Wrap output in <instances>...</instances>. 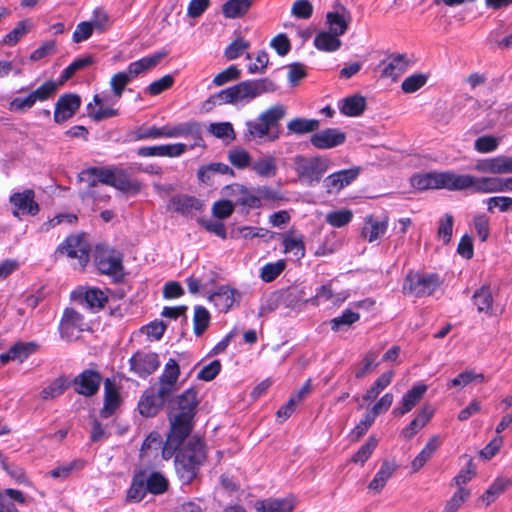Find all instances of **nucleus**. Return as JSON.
Segmentation results:
<instances>
[{
    "label": "nucleus",
    "mask_w": 512,
    "mask_h": 512,
    "mask_svg": "<svg viewBox=\"0 0 512 512\" xmlns=\"http://www.w3.org/2000/svg\"><path fill=\"white\" fill-rule=\"evenodd\" d=\"M472 189L477 193L512 192V177H475L469 174L457 175V191Z\"/></svg>",
    "instance_id": "nucleus-4"
},
{
    "label": "nucleus",
    "mask_w": 512,
    "mask_h": 512,
    "mask_svg": "<svg viewBox=\"0 0 512 512\" xmlns=\"http://www.w3.org/2000/svg\"><path fill=\"white\" fill-rule=\"evenodd\" d=\"M168 208L174 212L186 215L192 210H198L200 208V203L194 197L178 195L170 200Z\"/></svg>",
    "instance_id": "nucleus-41"
},
{
    "label": "nucleus",
    "mask_w": 512,
    "mask_h": 512,
    "mask_svg": "<svg viewBox=\"0 0 512 512\" xmlns=\"http://www.w3.org/2000/svg\"><path fill=\"white\" fill-rule=\"evenodd\" d=\"M439 277L435 274L409 273L403 284V293L415 297L430 296L439 287Z\"/></svg>",
    "instance_id": "nucleus-7"
},
{
    "label": "nucleus",
    "mask_w": 512,
    "mask_h": 512,
    "mask_svg": "<svg viewBox=\"0 0 512 512\" xmlns=\"http://www.w3.org/2000/svg\"><path fill=\"white\" fill-rule=\"evenodd\" d=\"M358 176V170L346 169L332 173L324 180V185L329 193L338 192L349 185Z\"/></svg>",
    "instance_id": "nucleus-27"
},
{
    "label": "nucleus",
    "mask_w": 512,
    "mask_h": 512,
    "mask_svg": "<svg viewBox=\"0 0 512 512\" xmlns=\"http://www.w3.org/2000/svg\"><path fill=\"white\" fill-rule=\"evenodd\" d=\"M314 45L321 51L333 52L340 48L341 40L331 32H320L314 39Z\"/></svg>",
    "instance_id": "nucleus-45"
},
{
    "label": "nucleus",
    "mask_w": 512,
    "mask_h": 512,
    "mask_svg": "<svg viewBox=\"0 0 512 512\" xmlns=\"http://www.w3.org/2000/svg\"><path fill=\"white\" fill-rule=\"evenodd\" d=\"M68 387V380L63 376H60L41 390L40 397L44 401L53 400L62 395Z\"/></svg>",
    "instance_id": "nucleus-43"
},
{
    "label": "nucleus",
    "mask_w": 512,
    "mask_h": 512,
    "mask_svg": "<svg viewBox=\"0 0 512 512\" xmlns=\"http://www.w3.org/2000/svg\"><path fill=\"white\" fill-rule=\"evenodd\" d=\"M84 325V318L79 312L66 308L59 325L61 338L66 341L77 340Z\"/></svg>",
    "instance_id": "nucleus-14"
},
{
    "label": "nucleus",
    "mask_w": 512,
    "mask_h": 512,
    "mask_svg": "<svg viewBox=\"0 0 512 512\" xmlns=\"http://www.w3.org/2000/svg\"><path fill=\"white\" fill-rule=\"evenodd\" d=\"M320 122L317 119L293 118L287 123L289 134L304 135L315 132L319 129Z\"/></svg>",
    "instance_id": "nucleus-36"
},
{
    "label": "nucleus",
    "mask_w": 512,
    "mask_h": 512,
    "mask_svg": "<svg viewBox=\"0 0 512 512\" xmlns=\"http://www.w3.org/2000/svg\"><path fill=\"white\" fill-rule=\"evenodd\" d=\"M359 319L360 315L357 312H354L351 309H346L340 316L335 317L331 320V328L332 330L337 331L344 326H351Z\"/></svg>",
    "instance_id": "nucleus-58"
},
{
    "label": "nucleus",
    "mask_w": 512,
    "mask_h": 512,
    "mask_svg": "<svg viewBox=\"0 0 512 512\" xmlns=\"http://www.w3.org/2000/svg\"><path fill=\"white\" fill-rule=\"evenodd\" d=\"M209 132L222 140L233 141L235 139L233 126L229 122L212 123L209 126Z\"/></svg>",
    "instance_id": "nucleus-56"
},
{
    "label": "nucleus",
    "mask_w": 512,
    "mask_h": 512,
    "mask_svg": "<svg viewBox=\"0 0 512 512\" xmlns=\"http://www.w3.org/2000/svg\"><path fill=\"white\" fill-rule=\"evenodd\" d=\"M388 224L389 219L386 215L382 216L381 218L368 215L365 217L364 225L361 230V236L369 243L375 242L386 233Z\"/></svg>",
    "instance_id": "nucleus-21"
},
{
    "label": "nucleus",
    "mask_w": 512,
    "mask_h": 512,
    "mask_svg": "<svg viewBox=\"0 0 512 512\" xmlns=\"http://www.w3.org/2000/svg\"><path fill=\"white\" fill-rule=\"evenodd\" d=\"M346 141V134L336 128H327L314 133L311 138V144L317 149H331L342 145Z\"/></svg>",
    "instance_id": "nucleus-18"
},
{
    "label": "nucleus",
    "mask_w": 512,
    "mask_h": 512,
    "mask_svg": "<svg viewBox=\"0 0 512 512\" xmlns=\"http://www.w3.org/2000/svg\"><path fill=\"white\" fill-rule=\"evenodd\" d=\"M286 268V261L280 259L273 263L265 264L260 270V278L266 283L274 281Z\"/></svg>",
    "instance_id": "nucleus-50"
},
{
    "label": "nucleus",
    "mask_w": 512,
    "mask_h": 512,
    "mask_svg": "<svg viewBox=\"0 0 512 512\" xmlns=\"http://www.w3.org/2000/svg\"><path fill=\"white\" fill-rule=\"evenodd\" d=\"M29 31L27 21L23 20L17 23L16 27L10 31L3 39V43L13 46L19 42Z\"/></svg>",
    "instance_id": "nucleus-62"
},
{
    "label": "nucleus",
    "mask_w": 512,
    "mask_h": 512,
    "mask_svg": "<svg viewBox=\"0 0 512 512\" xmlns=\"http://www.w3.org/2000/svg\"><path fill=\"white\" fill-rule=\"evenodd\" d=\"M251 170L261 178H273L278 172V164L275 156L262 154L253 160Z\"/></svg>",
    "instance_id": "nucleus-29"
},
{
    "label": "nucleus",
    "mask_w": 512,
    "mask_h": 512,
    "mask_svg": "<svg viewBox=\"0 0 512 512\" xmlns=\"http://www.w3.org/2000/svg\"><path fill=\"white\" fill-rule=\"evenodd\" d=\"M186 149L187 145L183 143L164 144L140 147L137 150V154L141 157H179L186 151Z\"/></svg>",
    "instance_id": "nucleus-23"
},
{
    "label": "nucleus",
    "mask_w": 512,
    "mask_h": 512,
    "mask_svg": "<svg viewBox=\"0 0 512 512\" xmlns=\"http://www.w3.org/2000/svg\"><path fill=\"white\" fill-rule=\"evenodd\" d=\"M36 347L37 345L33 342L16 343L10 348L12 358H14V360H18L19 362H23L25 359L28 358L30 354H32L35 351Z\"/></svg>",
    "instance_id": "nucleus-61"
},
{
    "label": "nucleus",
    "mask_w": 512,
    "mask_h": 512,
    "mask_svg": "<svg viewBox=\"0 0 512 512\" xmlns=\"http://www.w3.org/2000/svg\"><path fill=\"white\" fill-rule=\"evenodd\" d=\"M394 376L393 371H387L381 374L371 386L370 389L367 390L365 395L363 396V400L365 401H373L375 400L379 394L391 383L392 378Z\"/></svg>",
    "instance_id": "nucleus-47"
},
{
    "label": "nucleus",
    "mask_w": 512,
    "mask_h": 512,
    "mask_svg": "<svg viewBox=\"0 0 512 512\" xmlns=\"http://www.w3.org/2000/svg\"><path fill=\"white\" fill-rule=\"evenodd\" d=\"M457 173L453 171L418 173L411 177V186L417 190L447 189L457 191Z\"/></svg>",
    "instance_id": "nucleus-6"
},
{
    "label": "nucleus",
    "mask_w": 512,
    "mask_h": 512,
    "mask_svg": "<svg viewBox=\"0 0 512 512\" xmlns=\"http://www.w3.org/2000/svg\"><path fill=\"white\" fill-rule=\"evenodd\" d=\"M245 126L246 130L244 132V139L246 141L259 142V140L266 136L269 141H275L279 138V134L277 132H270L263 121L259 120V118L257 120L247 121Z\"/></svg>",
    "instance_id": "nucleus-28"
},
{
    "label": "nucleus",
    "mask_w": 512,
    "mask_h": 512,
    "mask_svg": "<svg viewBox=\"0 0 512 512\" xmlns=\"http://www.w3.org/2000/svg\"><path fill=\"white\" fill-rule=\"evenodd\" d=\"M441 445V440L438 436H433L429 439L425 447L411 462V467L414 472L420 470L426 462L433 456Z\"/></svg>",
    "instance_id": "nucleus-40"
},
{
    "label": "nucleus",
    "mask_w": 512,
    "mask_h": 512,
    "mask_svg": "<svg viewBox=\"0 0 512 512\" xmlns=\"http://www.w3.org/2000/svg\"><path fill=\"white\" fill-rule=\"evenodd\" d=\"M475 170L480 173L510 174L512 173V157L499 155L492 158L478 160Z\"/></svg>",
    "instance_id": "nucleus-19"
},
{
    "label": "nucleus",
    "mask_w": 512,
    "mask_h": 512,
    "mask_svg": "<svg viewBox=\"0 0 512 512\" xmlns=\"http://www.w3.org/2000/svg\"><path fill=\"white\" fill-rule=\"evenodd\" d=\"M102 376L95 370H84L73 381L74 390L76 393L85 397L95 395L100 387Z\"/></svg>",
    "instance_id": "nucleus-15"
},
{
    "label": "nucleus",
    "mask_w": 512,
    "mask_h": 512,
    "mask_svg": "<svg viewBox=\"0 0 512 512\" xmlns=\"http://www.w3.org/2000/svg\"><path fill=\"white\" fill-rule=\"evenodd\" d=\"M256 512H292L295 508V499L292 497L282 499H265L256 503Z\"/></svg>",
    "instance_id": "nucleus-32"
},
{
    "label": "nucleus",
    "mask_w": 512,
    "mask_h": 512,
    "mask_svg": "<svg viewBox=\"0 0 512 512\" xmlns=\"http://www.w3.org/2000/svg\"><path fill=\"white\" fill-rule=\"evenodd\" d=\"M57 250L70 258L78 259L81 268H84L89 261V244L82 236L72 235L67 237Z\"/></svg>",
    "instance_id": "nucleus-12"
},
{
    "label": "nucleus",
    "mask_w": 512,
    "mask_h": 512,
    "mask_svg": "<svg viewBox=\"0 0 512 512\" xmlns=\"http://www.w3.org/2000/svg\"><path fill=\"white\" fill-rule=\"evenodd\" d=\"M192 135L196 138L194 146H204L203 140L200 137V127L197 123H180L175 126H163V138H178Z\"/></svg>",
    "instance_id": "nucleus-22"
},
{
    "label": "nucleus",
    "mask_w": 512,
    "mask_h": 512,
    "mask_svg": "<svg viewBox=\"0 0 512 512\" xmlns=\"http://www.w3.org/2000/svg\"><path fill=\"white\" fill-rule=\"evenodd\" d=\"M104 406L101 410V416L107 418L111 416L119 405V393L116 385L109 378L104 381Z\"/></svg>",
    "instance_id": "nucleus-34"
},
{
    "label": "nucleus",
    "mask_w": 512,
    "mask_h": 512,
    "mask_svg": "<svg viewBox=\"0 0 512 512\" xmlns=\"http://www.w3.org/2000/svg\"><path fill=\"white\" fill-rule=\"evenodd\" d=\"M147 472L141 470L137 472L132 479L130 488L127 491V500L132 502L141 501L148 493Z\"/></svg>",
    "instance_id": "nucleus-35"
},
{
    "label": "nucleus",
    "mask_w": 512,
    "mask_h": 512,
    "mask_svg": "<svg viewBox=\"0 0 512 512\" xmlns=\"http://www.w3.org/2000/svg\"><path fill=\"white\" fill-rule=\"evenodd\" d=\"M512 485L511 480L498 477L486 490V492L480 497V500L485 505H490L496 500V498L504 492L508 487Z\"/></svg>",
    "instance_id": "nucleus-44"
},
{
    "label": "nucleus",
    "mask_w": 512,
    "mask_h": 512,
    "mask_svg": "<svg viewBox=\"0 0 512 512\" xmlns=\"http://www.w3.org/2000/svg\"><path fill=\"white\" fill-rule=\"evenodd\" d=\"M326 21L330 28L329 32L339 37L347 31L351 21V16L344 6L339 5L336 11L328 12L326 14Z\"/></svg>",
    "instance_id": "nucleus-25"
},
{
    "label": "nucleus",
    "mask_w": 512,
    "mask_h": 512,
    "mask_svg": "<svg viewBox=\"0 0 512 512\" xmlns=\"http://www.w3.org/2000/svg\"><path fill=\"white\" fill-rule=\"evenodd\" d=\"M349 294L347 292H340L335 294L333 292L331 282L322 285L320 288L317 289L316 294L314 297L306 300V302L312 303V304H318L319 300L324 301H331L333 304L338 305L342 302H344L348 298Z\"/></svg>",
    "instance_id": "nucleus-38"
},
{
    "label": "nucleus",
    "mask_w": 512,
    "mask_h": 512,
    "mask_svg": "<svg viewBox=\"0 0 512 512\" xmlns=\"http://www.w3.org/2000/svg\"><path fill=\"white\" fill-rule=\"evenodd\" d=\"M284 252L292 253L297 259L304 256L305 249L301 239L286 236L283 240Z\"/></svg>",
    "instance_id": "nucleus-64"
},
{
    "label": "nucleus",
    "mask_w": 512,
    "mask_h": 512,
    "mask_svg": "<svg viewBox=\"0 0 512 512\" xmlns=\"http://www.w3.org/2000/svg\"><path fill=\"white\" fill-rule=\"evenodd\" d=\"M396 468L397 465L394 462L384 461L372 481L369 483L368 488L375 492H380L386 485L387 481L392 477Z\"/></svg>",
    "instance_id": "nucleus-37"
},
{
    "label": "nucleus",
    "mask_w": 512,
    "mask_h": 512,
    "mask_svg": "<svg viewBox=\"0 0 512 512\" xmlns=\"http://www.w3.org/2000/svg\"><path fill=\"white\" fill-rule=\"evenodd\" d=\"M95 261L99 271L103 274L113 276L122 274V257L116 250L97 247Z\"/></svg>",
    "instance_id": "nucleus-11"
},
{
    "label": "nucleus",
    "mask_w": 512,
    "mask_h": 512,
    "mask_svg": "<svg viewBox=\"0 0 512 512\" xmlns=\"http://www.w3.org/2000/svg\"><path fill=\"white\" fill-rule=\"evenodd\" d=\"M100 183L112 186L124 193H138L141 184L132 178L129 173L119 167H108L100 172Z\"/></svg>",
    "instance_id": "nucleus-8"
},
{
    "label": "nucleus",
    "mask_w": 512,
    "mask_h": 512,
    "mask_svg": "<svg viewBox=\"0 0 512 512\" xmlns=\"http://www.w3.org/2000/svg\"><path fill=\"white\" fill-rule=\"evenodd\" d=\"M251 6V0H229L223 7L222 11L227 18H238L243 16Z\"/></svg>",
    "instance_id": "nucleus-49"
},
{
    "label": "nucleus",
    "mask_w": 512,
    "mask_h": 512,
    "mask_svg": "<svg viewBox=\"0 0 512 512\" xmlns=\"http://www.w3.org/2000/svg\"><path fill=\"white\" fill-rule=\"evenodd\" d=\"M453 232V216L451 214H445L439 220V227L437 236L444 244H448L451 240Z\"/></svg>",
    "instance_id": "nucleus-59"
},
{
    "label": "nucleus",
    "mask_w": 512,
    "mask_h": 512,
    "mask_svg": "<svg viewBox=\"0 0 512 512\" xmlns=\"http://www.w3.org/2000/svg\"><path fill=\"white\" fill-rule=\"evenodd\" d=\"M73 297L81 305L90 309H101L108 300L106 294L97 288H89L85 292H79L78 294L73 293Z\"/></svg>",
    "instance_id": "nucleus-31"
},
{
    "label": "nucleus",
    "mask_w": 512,
    "mask_h": 512,
    "mask_svg": "<svg viewBox=\"0 0 512 512\" xmlns=\"http://www.w3.org/2000/svg\"><path fill=\"white\" fill-rule=\"evenodd\" d=\"M468 489H457L453 496L446 502L442 512H456L470 497Z\"/></svg>",
    "instance_id": "nucleus-57"
},
{
    "label": "nucleus",
    "mask_w": 512,
    "mask_h": 512,
    "mask_svg": "<svg viewBox=\"0 0 512 512\" xmlns=\"http://www.w3.org/2000/svg\"><path fill=\"white\" fill-rule=\"evenodd\" d=\"M225 194L230 196L234 205L245 206L248 208L260 207L259 197L248 191L246 187L240 184H231L224 188Z\"/></svg>",
    "instance_id": "nucleus-24"
},
{
    "label": "nucleus",
    "mask_w": 512,
    "mask_h": 512,
    "mask_svg": "<svg viewBox=\"0 0 512 512\" xmlns=\"http://www.w3.org/2000/svg\"><path fill=\"white\" fill-rule=\"evenodd\" d=\"M175 470L182 484H190L206 459L205 444L198 437H186L176 449Z\"/></svg>",
    "instance_id": "nucleus-2"
},
{
    "label": "nucleus",
    "mask_w": 512,
    "mask_h": 512,
    "mask_svg": "<svg viewBox=\"0 0 512 512\" xmlns=\"http://www.w3.org/2000/svg\"><path fill=\"white\" fill-rule=\"evenodd\" d=\"M499 146V138L486 135L481 136L475 140L474 148L479 153H491L494 152Z\"/></svg>",
    "instance_id": "nucleus-60"
},
{
    "label": "nucleus",
    "mask_w": 512,
    "mask_h": 512,
    "mask_svg": "<svg viewBox=\"0 0 512 512\" xmlns=\"http://www.w3.org/2000/svg\"><path fill=\"white\" fill-rule=\"evenodd\" d=\"M286 109L283 105L277 104L265 110L259 115V120L263 121L266 127L271 131L274 126L285 116Z\"/></svg>",
    "instance_id": "nucleus-48"
},
{
    "label": "nucleus",
    "mask_w": 512,
    "mask_h": 512,
    "mask_svg": "<svg viewBox=\"0 0 512 512\" xmlns=\"http://www.w3.org/2000/svg\"><path fill=\"white\" fill-rule=\"evenodd\" d=\"M353 217L351 210H337L328 213L325 217V221L333 227L341 228L347 225Z\"/></svg>",
    "instance_id": "nucleus-55"
},
{
    "label": "nucleus",
    "mask_w": 512,
    "mask_h": 512,
    "mask_svg": "<svg viewBox=\"0 0 512 512\" xmlns=\"http://www.w3.org/2000/svg\"><path fill=\"white\" fill-rule=\"evenodd\" d=\"M294 168L301 181L309 186L318 183L327 172L330 161L328 158L297 155L293 159Z\"/></svg>",
    "instance_id": "nucleus-5"
},
{
    "label": "nucleus",
    "mask_w": 512,
    "mask_h": 512,
    "mask_svg": "<svg viewBox=\"0 0 512 512\" xmlns=\"http://www.w3.org/2000/svg\"><path fill=\"white\" fill-rule=\"evenodd\" d=\"M57 85L54 82H46L31 92L26 97H16L9 104V110L13 112H25L29 110L36 101H44L56 92Z\"/></svg>",
    "instance_id": "nucleus-9"
},
{
    "label": "nucleus",
    "mask_w": 512,
    "mask_h": 512,
    "mask_svg": "<svg viewBox=\"0 0 512 512\" xmlns=\"http://www.w3.org/2000/svg\"><path fill=\"white\" fill-rule=\"evenodd\" d=\"M174 83L172 75L167 74L158 80L153 81L147 88L146 92L152 96L161 94L163 91L169 89Z\"/></svg>",
    "instance_id": "nucleus-63"
},
{
    "label": "nucleus",
    "mask_w": 512,
    "mask_h": 512,
    "mask_svg": "<svg viewBox=\"0 0 512 512\" xmlns=\"http://www.w3.org/2000/svg\"><path fill=\"white\" fill-rule=\"evenodd\" d=\"M81 105V98L77 94H65L61 96L56 104L54 111V121L63 123L70 119Z\"/></svg>",
    "instance_id": "nucleus-20"
},
{
    "label": "nucleus",
    "mask_w": 512,
    "mask_h": 512,
    "mask_svg": "<svg viewBox=\"0 0 512 512\" xmlns=\"http://www.w3.org/2000/svg\"><path fill=\"white\" fill-rule=\"evenodd\" d=\"M275 89L276 85L268 79L244 81L212 95L207 103L213 105L236 103L246 98H255L265 92H272Z\"/></svg>",
    "instance_id": "nucleus-3"
},
{
    "label": "nucleus",
    "mask_w": 512,
    "mask_h": 512,
    "mask_svg": "<svg viewBox=\"0 0 512 512\" xmlns=\"http://www.w3.org/2000/svg\"><path fill=\"white\" fill-rule=\"evenodd\" d=\"M140 71L141 70H138V69H136V70L128 69L126 71L118 72L111 77L110 86H111V89L117 99H119L122 96L125 87L134 78L137 77V75L140 73Z\"/></svg>",
    "instance_id": "nucleus-39"
},
{
    "label": "nucleus",
    "mask_w": 512,
    "mask_h": 512,
    "mask_svg": "<svg viewBox=\"0 0 512 512\" xmlns=\"http://www.w3.org/2000/svg\"><path fill=\"white\" fill-rule=\"evenodd\" d=\"M427 391V385L418 384L408 390L402 397L400 405L394 409L393 413L403 416L410 412L422 399Z\"/></svg>",
    "instance_id": "nucleus-26"
},
{
    "label": "nucleus",
    "mask_w": 512,
    "mask_h": 512,
    "mask_svg": "<svg viewBox=\"0 0 512 512\" xmlns=\"http://www.w3.org/2000/svg\"><path fill=\"white\" fill-rule=\"evenodd\" d=\"M198 406L197 392L193 388L185 390L169 402L170 430L162 448V457L169 460L193 428V418Z\"/></svg>",
    "instance_id": "nucleus-1"
},
{
    "label": "nucleus",
    "mask_w": 512,
    "mask_h": 512,
    "mask_svg": "<svg viewBox=\"0 0 512 512\" xmlns=\"http://www.w3.org/2000/svg\"><path fill=\"white\" fill-rule=\"evenodd\" d=\"M239 294L235 289L227 286H221L218 290L212 293L208 299L222 312H227L236 302Z\"/></svg>",
    "instance_id": "nucleus-30"
},
{
    "label": "nucleus",
    "mask_w": 512,
    "mask_h": 512,
    "mask_svg": "<svg viewBox=\"0 0 512 512\" xmlns=\"http://www.w3.org/2000/svg\"><path fill=\"white\" fill-rule=\"evenodd\" d=\"M473 302L477 307L478 312L491 313L493 297L489 286L484 285L473 294Z\"/></svg>",
    "instance_id": "nucleus-42"
},
{
    "label": "nucleus",
    "mask_w": 512,
    "mask_h": 512,
    "mask_svg": "<svg viewBox=\"0 0 512 512\" xmlns=\"http://www.w3.org/2000/svg\"><path fill=\"white\" fill-rule=\"evenodd\" d=\"M180 376V368L176 360L169 359L165 364L164 370L155 385L161 394L171 396L177 391V382Z\"/></svg>",
    "instance_id": "nucleus-17"
},
{
    "label": "nucleus",
    "mask_w": 512,
    "mask_h": 512,
    "mask_svg": "<svg viewBox=\"0 0 512 512\" xmlns=\"http://www.w3.org/2000/svg\"><path fill=\"white\" fill-rule=\"evenodd\" d=\"M228 159L230 163L238 169H245L248 167L251 168V164L253 162L250 154L242 148H235L230 150Z\"/></svg>",
    "instance_id": "nucleus-54"
},
{
    "label": "nucleus",
    "mask_w": 512,
    "mask_h": 512,
    "mask_svg": "<svg viewBox=\"0 0 512 512\" xmlns=\"http://www.w3.org/2000/svg\"><path fill=\"white\" fill-rule=\"evenodd\" d=\"M429 76V73L412 74L404 79L401 88L405 93H414L427 83Z\"/></svg>",
    "instance_id": "nucleus-52"
},
{
    "label": "nucleus",
    "mask_w": 512,
    "mask_h": 512,
    "mask_svg": "<svg viewBox=\"0 0 512 512\" xmlns=\"http://www.w3.org/2000/svg\"><path fill=\"white\" fill-rule=\"evenodd\" d=\"M338 108L343 115L357 117L363 114L366 109L365 97L355 94L341 99Z\"/></svg>",
    "instance_id": "nucleus-33"
},
{
    "label": "nucleus",
    "mask_w": 512,
    "mask_h": 512,
    "mask_svg": "<svg viewBox=\"0 0 512 512\" xmlns=\"http://www.w3.org/2000/svg\"><path fill=\"white\" fill-rule=\"evenodd\" d=\"M130 371L140 378L153 374L160 366L156 353L150 351H137L129 360Z\"/></svg>",
    "instance_id": "nucleus-10"
},
{
    "label": "nucleus",
    "mask_w": 512,
    "mask_h": 512,
    "mask_svg": "<svg viewBox=\"0 0 512 512\" xmlns=\"http://www.w3.org/2000/svg\"><path fill=\"white\" fill-rule=\"evenodd\" d=\"M35 193L32 189H26L23 192H17L10 196V203L13 205V215L19 217L20 214L36 215L39 212V205L34 200Z\"/></svg>",
    "instance_id": "nucleus-16"
},
{
    "label": "nucleus",
    "mask_w": 512,
    "mask_h": 512,
    "mask_svg": "<svg viewBox=\"0 0 512 512\" xmlns=\"http://www.w3.org/2000/svg\"><path fill=\"white\" fill-rule=\"evenodd\" d=\"M169 398L170 396L161 394V391L156 386L149 387L139 400L138 409L140 414L145 417L157 415Z\"/></svg>",
    "instance_id": "nucleus-13"
},
{
    "label": "nucleus",
    "mask_w": 512,
    "mask_h": 512,
    "mask_svg": "<svg viewBox=\"0 0 512 512\" xmlns=\"http://www.w3.org/2000/svg\"><path fill=\"white\" fill-rule=\"evenodd\" d=\"M94 103L87 105L88 115L95 121H101L106 118L114 117L118 115V111L113 108H103L102 98L99 95L94 96Z\"/></svg>",
    "instance_id": "nucleus-46"
},
{
    "label": "nucleus",
    "mask_w": 512,
    "mask_h": 512,
    "mask_svg": "<svg viewBox=\"0 0 512 512\" xmlns=\"http://www.w3.org/2000/svg\"><path fill=\"white\" fill-rule=\"evenodd\" d=\"M210 324V313L203 306H197L194 310L193 325L194 333L200 336L208 328Z\"/></svg>",
    "instance_id": "nucleus-53"
},
{
    "label": "nucleus",
    "mask_w": 512,
    "mask_h": 512,
    "mask_svg": "<svg viewBox=\"0 0 512 512\" xmlns=\"http://www.w3.org/2000/svg\"><path fill=\"white\" fill-rule=\"evenodd\" d=\"M147 489L152 494H163L168 489V480L160 472L147 473Z\"/></svg>",
    "instance_id": "nucleus-51"
}]
</instances>
